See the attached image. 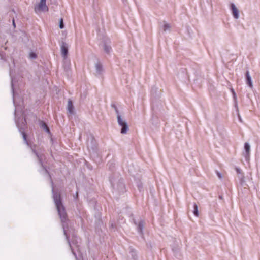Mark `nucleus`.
<instances>
[{
    "label": "nucleus",
    "instance_id": "1",
    "mask_svg": "<svg viewBox=\"0 0 260 260\" xmlns=\"http://www.w3.org/2000/svg\"><path fill=\"white\" fill-rule=\"evenodd\" d=\"M54 201L58 214L60 217L62 221H65L66 220V213L64 208L61 203L60 196H55L54 197Z\"/></svg>",
    "mask_w": 260,
    "mask_h": 260
},
{
    "label": "nucleus",
    "instance_id": "2",
    "mask_svg": "<svg viewBox=\"0 0 260 260\" xmlns=\"http://www.w3.org/2000/svg\"><path fill=\"white\" fill-rule=\"evenodd\" d=\"M46 2L45 1H40V3L35 7V11L36 13L39 12L44 11L47 12L48 11V7L46 5Z\"/></svg>",
    "mask_w": 260,
    "mask_h": 260
},
{
    "label": "nucleus",
    "instance_id": "3",
    "mask_svg": "<svg viewBox=\"0 0 260 260\" xmlns=\"http://www.w3.org/2000/svg\"><path fill=\"white\" fill-rule=\"evenodd\" d=\"M117 120H118V123L119 125H120L121 126H122L121 133L122 134L126 133L128 130V126H127L126 122L123 121L121 119L120 116H119V115H118L117 116Z\"/></svg>",
    "mask_w": 260,
    "mask_h": 260
},
{
    "label": "nucleus",
    "instance_id": "4",
    "mask_svg": "<svg viewBox=\"0 0 260 260\" xmlns=\"http://www.w3.org/2000/svg\"><path fill=\"white\" fill-rule=\"evenodd\" d=\"M231 9L234 17L235 19H238L239 18V11L233 3L231 4Z\"/></svg>",
    "mask_w": 260,
    "mask_h": 260
},
{
    "label": "nucleus",
    "instance_id": "5",
    "mask_svg": "<svg viewBox=\"0 0 260 260\" xmlns=\"http://www.w3.org/2000/svg\"><path fill=\"white\" fill-rule=\"evenodd\" d=\"M61 52L62 55L65 58L68 54V47L65 43H63L61 46Z\"/></svg>",
    "mask_w": 260,
    "mask_h": 260
},
{
    "label": "nucleus",
    "instance_id": "6",
    "mask_svg": "<svg viewBox=\"0 0 260 260\" xmlns=\"http://www.w3.org/2000/svg\"><path fill=\"white\" fill-rule=\"evenodd\" d=\"M246 77L247 84L249 86V87H252V81L248 71H247L246 73Z\"/></svg>",
    "mask_w": 260,
    "mask_h": 260
},
{
    "label": "nucleus",
    "instance_id": "7",
    "mask_svg": "<svg viewBox=\"0 0 260 260\" xmlns=\"http://www.w3.org/2000/svg\"><path fill=\"white\" fill-rule=\"evenodd\" d=\"M73 109L74 107L72 102L71 100H69L68 102V110L70 113H73Z\"/></svg>",
    "mask_w": 260,
    "mask_h": 260
},
{
    "label": "nucleus",
    "instance_id": "8",
    "mask_svg": "<svg viewBox=\"0 0 260 260\" xmlns=\"http://www.w3.org/2000/svg\"><path fill=\"white\" fill-rule=\"evenodd\" d=\"M193 213L196 216H199V212L198 210V206L196 204H194V211Z\"/></svg>",
    "mask_w": 260,
    "mask_h": 260
},
{
    "label": "nucleus",
    "instance_id": "9",
    "mask_svg": "<svg viewBox=\"0 0 260 260\" xmlns=\"http://www.w3.org/2000/svg\"><path fill=\"white\" fill-rule=\"evenodd\" d=\"M244 148L247 153H248L250 151V146L247 143H245L244 145Z\"/></svg>",
    "mask_w": 260,
    "mask_h": 260
},
{
    "label": "nucleus",
    "instance_id": "10",
    "mask_svg": "<svg viewBox=\"0 0 260 260\" xmlns=\"http://www.w3.org/2000/svg\"><path fill=\"white\" fill-rule=\"evenodd\" d=\"M29 57L30 59H35L37 57V55L34 52H30L29 54Z\"/></svg>",
    "mask_w": 260,
    "mask_h": 260
},
{
    "label": "nucleus",
    "instance_id": "11",
    "mask_svg": "<svg viewBox=\"0 0 260 260\" xmlns=\"http://www.w3.org/2000/svg\"><path fill=\"white\" fill-rule=\"evenodd\" d=\"M59 27H60V28L61 29H62L64 27V25H63V19L62 18H61L60 20Z\"/></svg>",
    "mask_w": 260,
    "mask_h": 260
},
{
    "label": "nucleus",
    "instance_id": "12",
    "mask_svg": "<svg viewBox=\"0 0 260 260\" xmlns=\"http://www.w3.org/2000/svg\"><path fill=\"white\" fill-rule=\"evenodd\" d=\"M170 28V26L169 24H164V31H166V30L169 29Z\"/></svg>",
    "mask_w": 260,
    "mask_h": 260
},
{
    "label": "nucleus",
    "instance_id": "13",
    "mask_svg": "<svg viewBox=\"0 0 260 260\" xmlns=\"http://www.w3.org/2000/svg\"><path fill=\"white\" fill-rule=\"evenodd\" d=\"M43 127H44V128H45V129H46V130L47 132H49V128H48V127L47 125L46 124H45V123H44V124H43Z\"/></svg>",
    "mask_w": 260,
    "mask_h": 260
},
{
    "label": "nucleus",
    "instance_id": "14",
    "mask_svg": "<svg viewBox=\"0 0 260 260\" xmlns=\"http://www.w3.org/2000/svg\"><path fill=\"white\" fill-rule=\"evenodd\" d=\"M13 26H14V28H15V27H16V24H15V20H14V19H13Z\"/></svg>",
    "mask_w": 260,
    "mask_h": 260
},
{
    "label": "nucleus",
    "instance_id": "15",
    "mask_svg": "<svg viewBox=\"0 0 260 260\" xmlns=\"http://www.w3.org/2000/svg\"><path fill=\"white\" fill-rule=\"evenodd\" d=\"M232 92L233 94L234 95H235V91H234V90L233 89H232Z\"/></svg>",
    "mask_w": 260,
    "mask_h": 260
},
{
    "label": "nucleus",
    "instance_id": "16",
    "mask_svg": "<svg viewBox=\"0 0 260 260\" xmlns=\"http://www.w3.org/2000/svg\"><path fill=\"white\" fill-rule=\"evenodd\" d=\"M23 136H24V139H26V135H25V134H23Z\"/></svg>",
    "mask_w": 260,
    "mask_h": 260
},
{
    "label": "nucleus",
    "instance_id": "17",
    "mask_svg": "<svg viewBox=\"0 0 260 260\" xmlns=\"http://www.w3.org/2000/svg\"><path fill=\"white\" fill-rule=\"evenodd\" d=\"M236 170H237V172H238V173L239 172V169H237Z\"/></svg>",
    "mask_w": 260,
    "mask_h": 260
}]
</instances>
